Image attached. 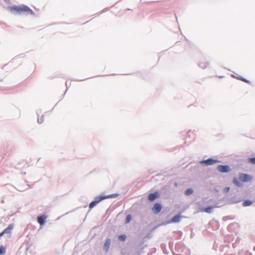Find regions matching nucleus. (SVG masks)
<instances>
[{
	"label": "nucleus",
	"instance_id": "11",
	"mask_svg": "<svg viewBox=\"0 0 255 255\" xmlns=\"http://www.w3.org/2000/svg\"><path fill=\"white\" fill-rule=\"evenodd\" d=\"M215 207L209 206L206 208L203 209L202 211L207 213H211L213 212V209Z\"/></svg>",
	"mask_w": 255,
	"mask_h": 255
},
{
	"label": "nucleus",
	"instance_id": "12",
	"mask_svg": "<svg viewBox=\"0 0 255 255\" xmlns=\"http://www.w3.org/2000/svg\"><path fill=\"white\" fill-rule=\"evenodd\" d=\"M181 218V216L179 215H177L175 216H174L172 219L171 222H174V223H177L179 222L180 221V219Z\"/></svg>",
	"mask_w": 255,
	"mask_h": 255
},
{
	"label": "nucleus",
	"instance_id": "10",
	"mask_svg": "<svg viewBox=\"0 0 255 255\" xmlns=\"http://www.w3.org/2000/svg\"><path fill=\"white\" fill-rule=\"evenodd\" d=\"M13 225L10 224L8 227H7L5 229H4L3 231L4 233L5 234H10L11 231L13 229Z\"/></svg>",
	"mask_w": 255,
	"mask_h": 255
},
{
	"label": "nucleus",
	"instance_id": "23",
	"mask_svg": "<svg viewBox=\"0 0 255 255\" xmlns=\"http://www.w3.org/2000/svg\"><path fill=\"white\" fill-rule=\"evenodd\" d=\"M4 234H5L3 232V231H2L1 233H0V238L1 237H2Z\"/></svg>",
	"mask_w": 255,
	"mask_h": 255
},
{
	"label": "nucleus",
	"instance_id": "21",
	"mask_svg": "<svg viewBox=\"0 0 255 255\" xmlns=\"http://www.w3.org/2000/svg\"><path fill=\"white\" fill-rule=\"evenodd\" d=\"M44 119L43 116H41L40 118H38L37 119V121L39 123H42L43 122Z\"/></svg>",
	"mask_w": 255,
	"mask_h": 255
},
{
	"label": "nucleus",
	"instance_id": "8",
	"mask_svg": "<svg viewBox=\"0 0 255 255\" xmlns=\"http://www.w3.org/2000/svg\"><path fill=\"white\" fill-rule=\"evenodd\" d=\"M46 218H47V217L45 215L39 216V217H38V218H37V221H38V223L40 225L42 226V225H44Z\"/></svg>",
	"mask_w": 255,
	"mask_h": 255
},
{
	"label": "nucleus",
	"instance_id": "22",
	"mask_svg": "<svg viewBox=\"0 0 255 255\" xmlns=\"http://www.w3.org/2000/svg\"><path fill=\"white\" fill-rule=\"evenodd\" d=\"M230 188V187H225L224 189V191L225 192V193H227L229 191Z\"/></svg>",
	"mask_w": 255,
	"mask_h": 255
},
{
	"label": "nucleus",
	"instance_id": "3",
	"mask_svg": "<svg viewBox=\"0 0 255 255\" xmlns=\"http://www.w3.org/2000/svg\"><path fill=\"white\" fill-rule=\"evenodd\" d=\"M239 179L243 182H246L250 181L252 179V177L248 174L241 173L239 175Z\"/></svg>",
	"mask_w": 255,
	"mask_h": 255
},
{
	"label": "nucleus",
	"instance_id": "20",
	"mask_svg": "<svg viewBox=\"0 0 255 255\" xmlns=\"http://www.w3.org/2000/svg\"><path fill=\"white\" fill-rule=\"evenodd\" d=\"M238 79L241 80L242 81H244V82L247 83H250L249 80H247V79H245L244 78L241 77V78H238Z\"/></svg>",
	"mask_w": 255,
	"mask_h": 255
},
{
	"label": "nucleus",
	"instance_id": "14",
	"mask_svg": "<svg viewBox=\"0 0 255 255\" xmlns=\"http://www.w3.org/2000/svg\"><path fill=\"white\" fill-rule=\"evenodd\" d=\"M193 190L191 188H189V189H187L185 191V193L186 195L188 196V195L192 194L193 193Z\"/></svg>",
	"mask_w": 255,
	"mask_h": 255
},
{
	"label": "nucleus",
	"instance_id": "19",
	"mask_svg": "<svg viewBox=\"0 0 255 255\" xmlns=\"http://www.w3.org/2000/svg\"><path fill=\"white\" fill-rule=\"evenodd\" d=\"M249 161L252 164H255V157L249 158Z\"/></svg>",
	"mask_w": 255,
	"mask_h": 255
},
{
	"label": "nucleus",
	"instance_id": "17",
	"mask_svg": "<svg viewBox=\"0 0 255 255\" xmlns=\"http://www.w3.org/2000/svg\"><path fill=\"white\" fill-rule=\"evenodd\" d=\"M5 252V248L3 247H0V255H3Z\"/></svg>",
	"mask_w": 255,
	"mask_h": 255
},
{
	"label": "nucleus",
	"instance_id": "6",
	"mask_svg": "<svg viewBox=\"0 0 255 255\" xmlns=\"http://www.w3.org/2000/svg\"><path fill=\"white\" fill-rule=\"evenodd\" d=\"M159 196V193L157 192H155L154 193L149 194L148 196V199L150 201H152L155 199L158 198Z\"/></svg>",
	"mask_w": 255,
	"mask_h": 255
},
{
	"label": "nucleus",
	"instance_id": "9",
	"mask_svg": "<svg viewBox=\"0 0 255 255\" xmlns=\"http://www.w3.org/2000/svg\"><path fill=\"white\" fill-rule=\"evenodd\" d=\"M111 245V240L110 239H108L106 240L105 244L104 245V249L106 251L108 252L110 247Z\"/></svg>",
	"mask_w": 255,
	"mask_h": 255
},
{
	"label": "nucleus",
	"instance_id": "2",
	"mask_svg": "<svg viewBox=\"0 0 255 255\" xmlns=\"http://www.w3.org/2000/svg\"><path fill=\"white\" fill-rule=\"evenodd\" d=\"M118 196V194H113L108 195L107 196H98L96 198V200L95 201H92L89 205V208L92 209L95 206H96L98 203H99L101 201L108 199V198H116Z\"/></svg>",
	"mask_w": 255,
	"mask_h": 255
},
{
	"label": "nucleus",
	"instance_id": "13",
	"mask_svg": "<svg viewBox=\"0 0 255 255\" xmlns=\"http://www.w3.org/2000/svg\"><path fill=\"white\" fill-rule=\"evenodd\" d=\"M252 204V202L251 201H250V200H246L243 203V205L244 206H250Z\"/></svg>",
	"mask_w": 255,
	"mask_h": 255
},
{
	"label": "nucleus",
	"instance_id": "7",
	"mask_svg": "<svg viewBox=\"0 0 255 255\" xmlns=\"http://www.w3.org/2000/svg\"><path fill=\"white\" fill-rule=\"evenodd\" d=\"M203 162L205 163L206 165H212L218 163V161L216 159L209 158L203 161Z\"/></svg>",
	"mask_w": 255,
	"mask_h": 255
},
{
	"label": "nucleus",
	"instance_id": "18",
	"mask_svg": "<svg viewBox=\"0 0 255 255\" xmlns=\"http://www.w3.org/2000/svg\"><path fill=\"white\" fill-rule=\"evenodd\" d=\"M131 219V215H128L126 218V223H129Z\"/></svg>",
	"mask_w": 255,
	"mask_h": 255
},
{
	"label": "nucleus",
	"instance_id": "16",
	"mask_svg": "<svg viewBox=\"0 0 255 255\" xmlns=\"http://www.w3.org/2000/svg\"><path fill=\"white\" fill-rule=\"evenodd\" d=\"M126 239V236L125 235H121L118 237V239L121 241H125Z\"/></svg>",
	"mask_w": 255,
	"mask_h": 255
},
{
	"label": "nucleus",
	"instance_id": "15",
	"mask_svg": "<svg viewBox=\"0 0 255 255\" xmlns=\"http://www.w3.org/2000/svg\"><path fill=\"white\" fill-rule=\"evenodd\" d=\"M233 182L234 184H235L237 186H241L242 185L240 183V182L239 181L238 179L237 178H234L233 179Z\"/></svg>",
	"mask_w": 255,
	"mask_h": 255
},
{
	"label": "nucleus",
	"instance_id": "4",
	"mask_svg": "<svg viewBox=\"0 0 255 255\" xmlns=\"http://www.w3.org/2000/svg\"><path fill=\"white\" fill-rule=\"evenodd\" d=\"M217 169L219 171L222 173H227L230 171V168L228 165H219Z\"/></svg>",
	"mask_w": 255,
	"mask_h": 255
},
{
	"label": "nucleus",
	"instance_id": "5",
	"mask_svg": "<svg viewBox=\"0 0 255 255\" xmlns=\"http://www.w3.org/2000/svg\"><path fill=\"white\" fill-rule=\"evenodd\" d=\"M161 208V206L159 203H155L152 209V211L154 214H156L160 212Z\"/></svg>",
	"mask_w": 255,
	"mask_h": 255
},
{
	"label": "nucleus",
	"instance_id": "1",
	"mask_svg": "<svg viewBox=\"0 0 255 255\" xmlns=\"http://www.w3.org/2000/svg\"><path fill=\"white\" fill-rule=\"evenodd\" d=\"M9 10L11 13L14 14H29L34 15V13L32 9L25 5H13L9 7Z\"/></svg>",
	"mask_w": 255,
	"mask_h": 255
}]
</instances>
